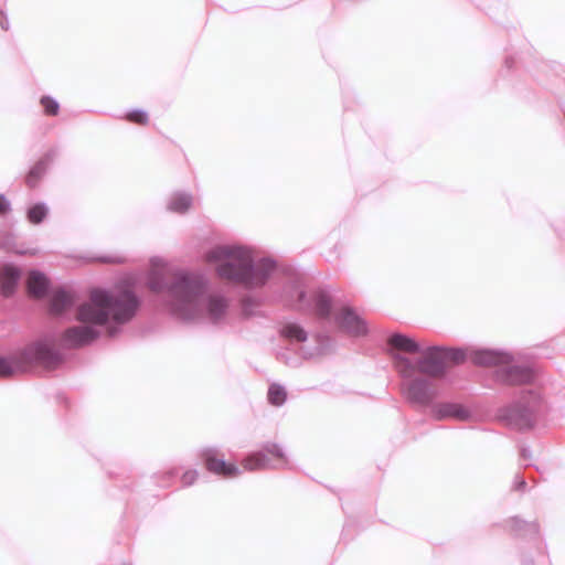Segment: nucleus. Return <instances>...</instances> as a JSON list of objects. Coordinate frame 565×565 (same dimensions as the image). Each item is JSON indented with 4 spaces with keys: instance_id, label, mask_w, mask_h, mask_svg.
Here are the masks:
<instances>
[{
    "instance_id": "7",
    "label": "nucleus",
    "mask_w": 565,
    "mask_h": 565,
    "mask_svg": "<svg viewBox=\"0 0 565 565\" xmlns=\"http://www.w3.org/2000/svg\"><path fill=\"white\" fill-rule=\"evenodd\" d=\"M63 361L62 354L54 348L53 342L39 340L26 345L20 356L4 358L0 355V376L7 377L23 367V364H39L54 369Z\"/></svg>"
},
{
    "instance_id": "12",
    "label": "nucleus",
    "mask_w": 565,
    "mask_h": 565,
    "mask_svg": "<svg viewBox=\"0 0 565 565\" xmlns=\"http://www.w3.org/2000/svg\"><path fill=\"white\" fill-rule=\"evenodd\" d=\"M337 326L353 337H362L367 333V324L350 307H344L340 312L334 316Z\"/></svg>"
},
{
    "instance_id": "19",
    "label": "nucleus",
    "mask_w": 565,
    "mask_h": 565,
    "mask_svg": "<svg viewBox=\"0 0 565 565\" xmlns=\"http://www.w3.org/2000/svg\"><path fill=\"white\" fill-rule=\"evenodd\" d=\"M263 299L258 296L246 295L241 299V311L245 318L260 315Z\"/></svg>"
},
{
    "instance_id": "5",
    "label": "nucleus",
    "mask_w": 565,
    "mask_h": 565,
    "mask_svg": "<svg viewBox=\"0 0 565 565\" xmlns=\"http://www.w3.org/2000/svg\"><path fill=\"white\" fill-rule=\"evenodd\" d=\"M478 366L495 367V381L503 385L530 384L535 375L527 365L514 364V358L510 352L494 349L475 350L470 356Z\"/></svg>"
},
{
    "instance_id": "3",
    "label": "nucleus",
    "mask_w": 565,
    "mask_h": 565,
    "mask_svg": "<svg viewBox=\"0 0 565 565\" xmlns=\"http://www.w3.org/2000/svg\"><path fill=\"white\" fill-rule=\"evenodd\" d=\"M398 375L403 379L401 392L413 407L427 409L439 395L435 379L446 376L451 366L463 363L466 351L460 348L431 347L422 359H411L402 353L393 356Z\"/></svg>"
},
{
    "instance_id": "20",
    "label": "nucleus",
    "mask_w": 565,
    "mask_h": 565,
    "mask_svg": "<svg viewBox=\"0 0 565 565\" xmlns=\"http://www.w3.org/2000/svg\"><path fill=\"white\" fill-rule=\"evenodd\" d=\"M280 335L292 341L302 343L308 339L307 331L296 322H287L280 329Z\"/></svg>"
},
{
    "instance_id": "32",
    "label": "nucleus",
    "mask_w": 565,
    "mask_h": 565,
    "mask_svg": "<svg viewBox=\"0 0 565 565\" xmlns=\"http://www.w3.org/2000/svg\"><path fill=\"white\" fill-rule=\"evenodd\" d=\"M531 456H532V452H531L530 448L529 447H522V449H521V457L526 460V459H530Z\"/></svg>"
},
{
    "instance_id": "25",
    "label": "nucleus",
    "mask_w": 565,
    "mask_h": 565,
    "mask_svg": "<svg viewBox=\"0 0 565 565\" xmlns=\"http://www.w3.org/2000/svg\"><path fill=\"white\" fill-rule=\"evenodd\" d=\"M40 105L46 116H57L60 113L58 102L50 95H44L40 98Z\"/></svg>"
},
{
    "instance_id": "9",
    "label": "nucleus",
    "mask_w": 565,
    "mask_h": 565,
    "mask_svg": "<svg viewBox=\"0 0 565 565\" xmlns=\"http://www.w3.org/2000/svg\"><path fill=\"white\" fill-rule=\"evenodd\" d=\"M288 466L284 449L275 443H266L263 450L249 454L243 460L245 470L280 469Z\"/></svg>"
},
{
    "instance_id": "36",
    "label": "nucleus",
    "mask_w": 565,
    "mask_h": 565,
    "mask_svg": "<svg viewBox=\"0 0 565 565\" xmlns=\"http://www.w3.org/2000/svg\"><path fill=\"white\" fill-rule=\"evenodd\" d=\"M505 63H507L508 67H510V60L509 58L505 60Z\"/></svg>"
},
{
    "instance_id": "35",
    "label": "nucleus",
    "mask_w": 565,
    "mask_h": 565,
    "mask_svg": "<svg viewBox=\"0 0 565 565\" xmlns=\"http://www.w3.org/2000/svg\"><path fill=\"white\" fill-rule=\"evenodd\" d=\"M523 565H534L532 559H524Z\"/></svg>"
},
{
    "instance_id": "26",
    "label": "nucleus",
    "mask_w": 565,
    "mask_h": 565,
    "mask_svg": "<svg viewBox=\"0 0 565 565\" xmlns=\"http://www.w3.org/2000/svg\"><path fill=\"white\" fill-rule=\"evenodd\" d=\"M125 118L137 125H147L149 121V117L147 111L142 109H134L126 114Z\"/></svg>"
},
{
    "instance_id": "10",
    "label": "nucleus",
    "mask_w": 565,
    "mask_h": 565,
    "mask_svg": "<svg viewBox=\"0 0 565 565\" xmlns=\"http://www.w3.org/2000/svg\"><path fill=\"white\" fill-rule=\"evenodd\" d=\"M220 450L216 447H204L200 451V457L203 460L207 471L225 478H234L241 473L238 467L228 463L225 459L218 458Z\"/></svg>"
},
{
    "instance_id": "2",
    "label": "nucleus",
    "mask_w": 565,
    "mask_h": 565,
    "mask_svg": "<svg viewBox=\"0 0 565 565\" xmlns=\"http://www.w3.org/2000/svg\"><path fill=\"white\" fill-rule=\"evenodd\" d=\"M140 299L128 289L110 292L103 289H94L89 301L81 305L76 312V319L85 326H76L66 329L61 338V343L66 349H76L90 344L100 332L98 326L106 324L110 319L117 324L108 328L109 337H115L119 326L130 321L138 308Z\"/></svg>"
},
{
    "instance_id": "16",
    "label": "nucleus",
    "mask_w": 565,
    "mask_h": 565,
    "mask_svg": "<svg viewBox=\"0 0 565 565\" xmlns=\"http://www.w3.org/2000/svg\"><path fill=\"white\" fill-rule=\"evenodd\" d=\"M74 297L65 289L55 290L50 299V312L61 315L74 305Z\"/></svg>"
},
{
    "instance_id": "33",
    "label": "nucleus",
    "mask_w": 565,
    "mask_h": 565,
    "mask_svg": "<svg viewBox=\"0 0 565 565\" xmlns=\"http://www.w3.org/2000/svg\"><path fill=\"white\" fill-rule=\"evenodd\" d=\"M103 262H109V263H119L121 262L120 258H110V257H105V258H102Z\"/></svg>"
},
{
    "instance_id": "22",
    "label": "nucleus",
    "mask_w": 565,
    "mask_h": 565,
    "mask_svg": "<svg viewBox=\"0 0 565 565\" xmlns=\"http://www.w3.org/2000/svg\"><path fill=\"white\" fill-rule=\"evenodd\" d=\"M268 403L273 406L280 407L285 404L287 399V391L286 388L277 383H273L267 392Z\"/></svg>"
},
{
    "instance_id": "17",
    "label": "nucleus",
    "mask_w": 565,
    "mask_h": 565,
    "mask_svg": "<svg viewBox=\"0 0 565 565\" xmlns=\"http://www.w3.org/2000/svg\"><path fill=\"white\" fill-rule=\"evenodd\" d=\"M26 286L30 295L42 298L46 295L49 280L43 273L34 269L29 273Z\"/></svg>"
},
{
    "instance_id": "31",
    "label": "nucleus",
    "mask_w": 565,
    "mask_h": 565,
    "mask_svg": "<svg viewBox=\"0 0 565 565\" xmlns=\"http://www.w3.org/2000/svg\"><path fill=\"white\" fill-rule=\"evenodd\" d=\"M0 26L4 31H8L10 26L8 17L2 11H0Z\"/></svg>"
},
{
    "instance_id": "18",
    "label": "nucleus",
    "mask_w": 565,
    "mask_h": 565,
    "mask_svg": "<svg viewBox=\"0 0 565 565\" xmlns=\"http://www.w3.org/2000/svg\"><path fill=\"white\" fill-rule=\"evenodd\" d=\"M193 196L189 192H175L171 194L168 201V210L178 213L184 214L192 206Z\"/></svg>"
},
{
    "instance_id": "4",
    "label": "nucleus",
    "mask_w": 565,
    "mask_h": 565,
    "mask_svg": "<svg viewBox=\"0 0 565 565\" xmlns=\"http://www.w3.org/2000/svg\"><path fill=\"white\" fill-rule=\"evenodd\" d=\"M211 259L218 262L216 273L222 279L248 290L263 288L278 268L273 258L256 259L244 246H218L211 252Z\"/></svg>"
},
{
    "instance_id": "13",
    "label": "nucleus",
    "mask_w": 565,
    "mask_h": 565,
    "mask_svg": "<svg viewBox=\"0 0 565 565\" xmlns=\"http://www.w3.org/2000/svg\"><path fill=\"white\" fill-rule=\"evenodd\" d=\"M57 156L56 149H51L30 169L25 177V183L30 189L39 185L41 179L45 175L50 164Z\"/></svg>"
},
{
    "instance_id": "8",
    "label": "nucleus",
    "mask_w": 565,
    "mask_h": 565,
    "mask_svg": "<svg viewBox=\"0 0 565 565\" xmlns=\"http://www.w3.org/2000/svg\"><path fill=\"white\" fill-rule=\"evenodd\" d=\"M281 299L297 310L310 311L322 321L330 320L332 298L326 290H317L309 297L302 289L298 279H289L282 288Z\"/></svg>"
},
{
    "instance_id": "14",
    "label": "nucleus",
    "mask_w": 565,
    "mask_h": 565,
    "mask_svg": "<svg viewBox=\"0 0 565 565\" xmlns=\"http://www.w3.org/2000/svg\"><path fill=\"white\" fill-rule=\"evenodd\" d=\"M388 344L394 350L405 352V353H416L418 356L416 359H422L426 351H428L433 345L422 347L414 339L402 334L394 333L388 338Z\"/></svg>"
},
{
    "instance_id": "1",
    "label": "nucleus",
    "mask_w": 565,
    "mask_h": 565,
    "mask_svg": "<svg viewBox=\"0 0 565 565\" xmlns=\"http://www.w3.org/2000/svg\"><path fill=\"white\" fill-rule=\"evenodd\" d=\"M148 287L164 295L172 315L183 321L207 319L218 323L226 317L228 298L210 292L209 279L203 274L178 270L169 278L153 274L148 279Z\"/></svg>"
},
{
    "instance_id": "11",
    "label": "nucleus",
    "mask_w": 565,
    "mask_h": 565,
    "mask_svg": "<svg viewBox=\"0 0 565 565\" xmlns=\"http://www.w3.org/2000/svg\"><path fill=\"white\" fill-rule=\"evenodd\" d=\"M428 415L434 420L456 419L467 422L471 418V412L463 405L454 402H435L428 408Z\"/></svg>"
},
{
    "instance_id": "29",
    "label": "nucleus",
    "mask_w": 565,
    "mask_h": 565,
    "mask_svg": "<svg viewBox=\"0 0 565 565\" xmlns=\"http://www.w3.org/2000/svg\"><path fill=\"white\" fill-rule=\"evenodd\" d=\"M278 359L284 362L285 364L289 365V366H298L299 365V360L298 359H294V358H289L287 352H279L278 353Z\"/></svg>"
},
{
    "instance_id": "28",
    "label": "nucleus",
    "mask_w": 565,
    "mask_h": 565,
    "mask_svg": "<svg viewBox=\"0 0 565 565\" xmlns=\"http://www.w3.org/2000/svg\"><path fill=\"white\" fill-rule=\"evenodd\" d=\"M512 489L514 491H521V492L525 491V489H526V481H525V479L521 475L516 473L514 476L513 483H512Z\"/></svg>"
},
{
    "instance_id": "30",
    "label": "nucleus",
    "mask_w": 565,
    "mask_h": 565,
    "mask_svg": "<svg viewBox=\"0 0 565 565\" xmlns=\"http://www.w3.org/2000/svg\"><path fill=\"white\" fill-rule=\"evenodd\" d=\"M11 211V203L4 196V194L0 193V215H6Z\"/></svg>"
},
{
    "instance_id": "6",
    "label": "nucleus",
    "mask_w": 565,
    "mask_h": 565,
    "mask_svg": "<svg viewBox=\"0 0 565 565\" xmlns=\"http://www.w3.org/2000/svg\"><path fill=\"white\" fill-rule=\"evenodd\" d=\"M545 411L544 401L539 391L523 390L515 402L498 409V417L516 430H527L534 427L539 417Z\"/></svg>"
},
{
    "instance_id": "15",
    "label": "nucleus",
    "mask_w": 565,
    "mask_h": 565,
    "mask_svg": "<svg viewBox=\"0 0 565 565\" xmlns=\"http://www.w3.org/2000/svg\"><path fill=\"white\" fill-rule=\"evenodd\" d=\"M21 278V270L19 267L12 264L3 265L0 279H1V294L4 297H11L17 289V286Z\"/></svg>"
},
{
    "instance_id": "23",
    "label": "nucleus",
    "mask_w": 565,
    "mask_h": 565,
    "mask_svg": "<svg viewBox=\"0 0 565 565\" xmlns=\"http://www.w3.org/2000/svg\"><path fill=\"white\" fill-rule=\"evenodd\" d=\"M511 529L516 532H529L531 534L537 535L540 526L536 522H526L519 516H513L509 520Z\"/></svg>"
},
{
    "instance_id": "21",
    "label": "nucleus",
    "mask_w": 565,
    "mask_h": 565,
    "mask_svg": "<svg viewBox=\"0 0 565 565\" xmlns=\"http://www.w3.org/2000/svg\"><path fill=\"white\" fill-rule=\"evenodd\" d=\"M49 215V206L44 202H38L26 210V218L30 223L38 225Z\"/></svg>"
},
{
    "instance_id": "24",
    "label": "nucleus",
    "mask_w": 565,
    "mask_h": 565,
    "mask_svg": "<svg viewBox=\"0 0 565 565\" xmlns=\"http://www.w3.org/2000/svg\"><path fill=\"white\" fill-rule=\"evenodd\" d=\"M318 344L311 349L306 347H301L299 349V353L302 359H311L317 355H320L326 350V342H329V337L323 334H317Z\"/></svg>"
},
{
    "instance_id": "27",
    "label": "nucleus",
    "mask_w": 565,
    "mask_h": 565,
    "mask_svg": "<svg viewBox=\"0 0 565 565\" xmlns=\"http://www.w3.org/2000/svg\"><path fill=\"white\" fill-rule=\"evenodd\" d=\"M199 477V472L196 470H188L181 477V482L184 487L192 486Z\"/></svg>"
},
{
    "instance_id": "34",
    "label": "nucleus",
    "mask_w": 565,
    "mask_h": 565,
    "mask_svg": "<svg viewBox=\"0 0 565 565\" xmlns=\"http://www.w3.org/2000/svg\"><path fill=\"white\" fill-rule=\"evenodd\" d=\"M178 472L175 470H171V471H168L164 473V476L168 478V479H172L174 478V476L177 475Z\"/></svg>"
}]
</instances>
